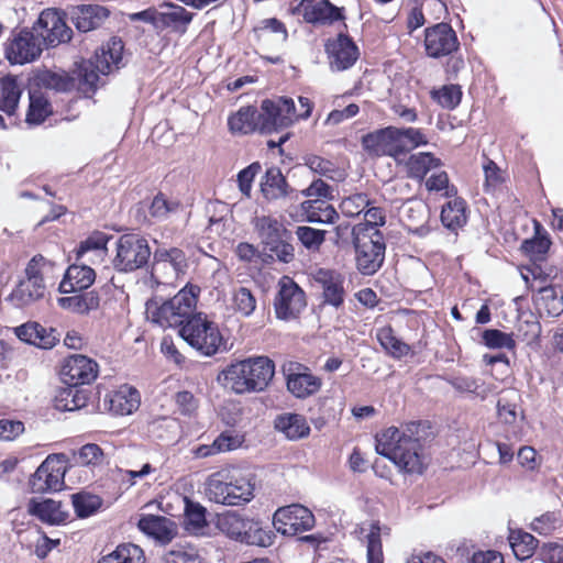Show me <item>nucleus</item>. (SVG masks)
<instances>
[{"instance_id":"bf43d9fd","label":"nucleus","mask_w":563,"mask_h":563,"mask_svg":"<svg viewBox=\"0 0 563 563\" xmlns=\"http://www.w3.org/2000/svg\"><path fill=\"white\" fill-rule=\"evenodd\" d=\"M484 344L489 349H508L512 350L516 342L511 334L505 333L497 329H487L482 335Z\"/></svg>"},{"instance_id":"603ef678","label":"nucleus","mask_w":563,"mask_h":563,"mask_svg":"<svg viewBox=\"0 0 563 563\" xmlns=\"http://www.w3.org/2000/svg\"><path fill=\"white\" fill-rule=\"evenodd\" d=\"M71 504L77 516L85 518L92 515L101 506V500L98 496L78 493L71 495Z\"/></svg>"},{"instance_id":"cd10ccee","label":"nucleus","mask_w":563,"mask_h":563,"mask_svg":"<svg viewBox=\"0 0 563 563\" xmlns=\"http://www.w3.org/2000/svg\"><path fill=\"white\" fill-rule=\"evenodd\" d=\"M27 511L48 525H62L68 519V511L63 503L54 499L38 500L32 498L27 504Z\"/></svg>"},{"instance_id":"2eb2a0df","label":"nucleus","mask_w":563,"mask_h":563,"mask_svg":"<svg viewBox=\"0 0 563 563\" xmlns=\"http://www.w3.org/2000/svg\"><path fill=\"white\" fill-rule=\"evenodd\" d=\"M187 258L183 250L177 247L155 250L152 264V276L158 283H172L185 273Z\"/></svg>"},{"instance_id":"de8ad7c7","label":"nucleus","mask_w":563,"mask_h":563,"mask_svg":"<svg viewBox=\"0 0 563 563\" xmlns=\"http://www.w3.org/2000/svg\"><path fill=\"white\" fill-rule=\"evenodd\" d=\"M51 113V104L41 93H30V106L26 113L29 124H41Z\"/></svg>"},{"instance_id":"4d7b16f0","label":"nucleus","mask_w":563,"mask_h":563,"mask_svg":"<svg viewBox=\"0 0 563 563\" xmlns=\"http://www.w3.org/2000/svg\"><path fill=\"white\" fill-rule=\"evenodd\" d=\"M185 525L188 531L198 532L201 530L207 525L206 509L198 504L187 500L185 509Z\"/></svg>"},{"instance_id":"ddd939ff","label":"nucleus","mask_w":563,"mask_h":563,"mask_svg":"<svg viewBox=\"0 0 563 563\" xmlns=\"http://www.w3.org/2000/svg\"><path fill=\"white\" fill-rule=\"evenodd\" d=\"M313 514L299 504L278 508L273 517L275 529L284 536H296L314 527Z\"/></svg>"},{"instance_id":"6e6d98bb","label":"nucleus","mask_w":563,"mask_h":563,"mask_svg":"<svg viewBox=\"0 0 563 563\" xmlns=\"http://www.w3.org/2000/svg\"><path fill=\"white\" fill-rule=\"evenodd\" d=\"M233 308L243 317H250L256 308V298L246 287H240L233 292Z\"/></svg>"},{"instance_id":"6e6552de","label":"nucleus","mask_w":563,"mask_h":563,"mask_svg":"<svg viewBox=\"0 0 563 563\" xmlns=\"http://www.w3.org/2000/svg\"><path fill=\"white\" fill-rule=\"evenodd\" d=\"M252 224L261 243L280 262L294 260V246L288 243L290 233L282 221L272 216H260L253 219Z\"/></svg>"},{"instance_id":"c9c22d12","label":"nucleus","mask_w":563,"mask_h":563,"mask_svg":"<svg viewBox=\"0 0 563 563\" xmlns=\"http://www.w3.org/2000/svg\"><path fill=\"white\" fill-rule=\"evenodd\" d=\"M45 284H37L29 279H22L9 296V300L15 307L22 308L29 306L44 297Z\"/></svg>"},{"instance_id":"338daca9","label":"nucleus","mask_w":563,"mask_h":563,"mask_svg":"<svg viewBox=\"0 0 563 563\" xmlns=\"http://www.w3.org/2000/svg\"><path fill=\"white\" fill-rule=\"evenodd\" d=\"M261 170L262 165L254 162L238 174L239 189L245 197H251L252 184Z\"/></svg>"},{"instance_id":"423d86ee","label":"nucleus","mask_w":563,"mask_h":563,"mask_svg":"<svg viewBox=\"0 0 563 563\" xmlns=\"http://www.w3.org/2000/svg\"><path fill=\"white\" fill-rule=\"evenodd\" d=\"M123 44L121 40L113 38L107 49L101 48L96 52L93 58L84 60L77 70L78 86L85 93L93 92L97 88L99 75H108L112 66L119 67L122 60Z\"/></svg>"},{"instance_id":"39448f33","label":"nucleus","mask_w":563,"mask_h":563,"mask_svg":"<svg viewBox=\"0 0 563 563\" xmlns=\"http://www.w3.org/2000/svg\"><path fill=\"white\" fill-rule=\"evenodd\" d=\"M199 291L198 286L187 285L172 299L162 303L156 300L147 301V318L162 328H181L194 316Z\"/></svg>"},{"instance_id":"a19ab883","label":"nucleus","mask_w":563,"mask_h":563,"mask_svg":"<svg viewBox=\"0 0 563 563\" xmlns=\"http://www.w3.org/2000/svg\"><path fill=\"white\" fill-rule=\"evenodd\" d=\"M143 550L133 543H123L97 563H144Z\"/></svg>"},{"instance_id":"5701e85b","label":"nucleus","mask_w":563,"mask_h":563,"mask_svg":"<svg viewBox=\"0 0 563 563\" xmlns=\"http://www.w3.org/2000/svg\"><path fill=\"white\" fill-rule=\"evenodd\" d=\"M429 219V206L421 199H408L400 208L404 227L418 236H426L430 232Z\"/></svg>"},{"instance_id":"f03ea898","label":"nucleus","mask_w":563,"mask_h":563,"mask_svg":"<svg viewBox=\"0 0 563 563\" xmlns=\"http://www.w3.org/2000/svg\"><path fill=\"white\" fill-rule=\"evenodd\" d=\"M290 110H292L290 101L265 99L261 103L260 111L253 106L241 107L229 117L228 125L232 133L271 134L287 128L290 122L288 117Z\"/></svg>"},{"instance_id":"ea45409f","label":"nucleus","mask_w":563,"mask_h":563,"mask_svg":"<svg viewBox=\"0 0 563 563\" xmlns=\"http://www.w3.org/2000/svg\"><path fill=\"white\" fill-rule=\"evenodd\" d=\"M441 165V161L431 153L412 154L407 161V172L411 178L422 180L424 176L433 168Z\"/></svg>"},{"instance_id":"f3484780","label":"nucleus","mask_w":563,"mask_h":563,"mask_svg":"<svg viewBox=\"0 0 563 563\" xmlns=\"http://www.w3.org/2000/svg\"><path fill=\"white\" fill-rule=\"evenodd\" d=\"M284 372L287 389L296 398L306 399L316 395L322 387V379L303 364L289 363Z\"/></svg>"},{"instance_id":"393cba45","label":"nucleus","mask_w":563,"mask_h":563,"mask_svg":"<svg viewBox=\"0 0 563 563\" xmlns=\"http://www.w3.org/2000/svg\"><path fill=\"white\" fill-rule=\"evenodd\" d=\"M67 14L79 32H89L100 27L110 11L100 4H80L68 8Z\"/></svg>"},{"instance_id":"4be33fe9","label":"nucleus","mask_w":563,"mask_h":563,"mask_svg":"<svg viewBox=\"0 0 563 563\" xmlns=\"http://www.w3.org/2000/svg\"><path fill=\"white\" fill-rule=\"evenodd\" d=\"M314 282L322 289V302L340 308L346 295L344 276L332 269L320 268L314 274Z\"/></svg>"},{"instance_id":"37998d69","label":"nucleus","mask_w":563,"mask_h":563,"mask_svg":"<svg viewBox=\"0 0 563 563\" xmlns=\"http://www.w3.org/2000/svg\"><path fill=\"white\" fill-rule=\"evenodd\" d=\"M519 395L515 390H509L498 399L497 401V412L500 420L507 424H512L516 422L517 418L520 416L521 419L525 418L522 411L518 409V400Z\"/></svg>"},{"instance_id":"dca6fc26","label":"nucleus","mask_w":563,"mask_h":563,"mask_svg":"<svg viewBox=\"0 0 563 563\" xmlns=\"http://www.w3.org/2000/svg\"><path fill=\"white\" fill-rule=\"evenodd\" d=\"M46 46H57L71 38L73 31L56 9L42 11L33 26Z\"/></svg>"},{"instance_id":"680f3d73","label":"nucleus","mask_w":563,"mask_h":563,"mask_svg":"<svg viewBox=\"0 0 563 563\" xmlns=\"http://www.w3.org/2000/svg\"><path fill=\"white\" fill-rule=\"evenodd\" d=\"M296 235L300 243L310 251H318L325 239V231L310 227H298Z\"/></svg>"},{"instance_id":"a18cd8bd","label":"nucleus","mask_w":563,"mask_h":563,"mask_svg":"<svg viewBox=\"0 0 563 563\" xmlns=\"http://www.w3.org/2000/svg\"><path fill=\"white\" fill-rule=\"evenodd\" d=\"M247 525V518L242 517L238 512H227L219 519L220 529L229 536L231 539L242 541L245 536V526Z\"/></svg>"},{"instance_id":"c85d7f7f","label":"nucleus","mask_w":563,"mask_h":563,"mask_svg":"<svg viewBox=\"0 0 563 563\" xmlns=\"http://www.w3.org/2000/svg\"><path fill=\"white\" fill-rule=\"evenodd\" d=\"M95 279L96 273L90 266L73 264L65 272L59 284V291L68 294L85 290L93 284Z\"/></svg>"},{"instance_id":"7c9ffc66","label":"nucleus","mask_w":563,"mask_h":563,"mask_svg":"<svg viewBox=\"0 0 563 563\" xmlns=\"http://www.w3.org/2000/svg\"><path fill=\"white\" fill-rule=\"evenodd\" d=\"M274 427L290 441L307 438L310 433L306 417L294 412L278 415L274 420Z\"/></svg>"},{"instance_id":"f704fd0d","label":"nucleus","mask_w":563,"mask_h":563,"mask_svg":"<svg viewBox=\"0 0 563 563\" xmlns=\"http://www.w3.org/2000/svg\"><path fill=\"white\" fill-rule=\"evenodd\" d=\"M88 394L78 385H68L60 388L54 399V405L60 411H74L86 407Z\"/></svg>"},{"instance_id":"4468645a","label":"nucleus","mask_w":563,"mask_h":563,"mask_svg":"<svg viewBox=\"0 0 563 563\" xmlns=\"http://www.w3.org/2000/svg\"><path fill=\"white\" fill-rule=\"evenodd\" d=\"M64 455H49L30 478L33 493L57 492L64 485Z\"/></svg>"},{"instance_id":"6ab92c4d","label":"nucleus","mask_w":563,"mask_h":563,"mask_svg":"<svg viewBox=\"0 0 563 563\" xmlns=\"http://www.w3.org/2000/svg\"><path fill=\"white\" fill-rule=\"evenodd\" d=\"M363 146L375 155L397 157L404 154L400 128L387 126L363 136Z\"/></svg>"},{"instance_id":"864d4df0","label":"nucleus","mask_w":563,"mask_h":563,"mask_svg":"<svg viewBox=\"0 0 563 563\" xmlns=\"http://www.w3.org/2000/svg\"><path fill=\"white\" fill-rule=\"evenodd\" d=\"M305 165L309 167V169L313 173L333 180L340 179L342 177L341 173L335 168V165L331 161L318 155L306 156Z\"/></svg>"},{"instance_id":"bb28decb","label":"nucleus","mask_w":563,"mask_h":563,"mask_svg":"<svg viewBox=\"0 0 563 563\" xmlns=\"http://www.w3.org/2000/svg\"><path fill=\"white\" fill-rule=\"evenodd\" d=\"M16 336L41 349H52L59 341V333L53 328H45L40 323L30 322L15 329Z\"/></svg>"},{"instance_id":"f257e3e1","label":"nucleus","mask_w":563,"mask_h":563,"mask_svg":"<svg viewBox=\"0 0 563 563\" xmlns=\"http://www.w3.org/2000/svg\"><path fill=\"white\" fill-rule=\"evenodd\" d=\"M418 427L416 422H411L400 429L389 427L376 434V452L390 460L404 473L422 474V445L415 437Z\"/></svg>"},{"instance_id":"09e8293b","label":"nucleus","mask_w":563,"mask_h":563,"mask_svg":"<svg viewBox=\"0 0 563 563\" xmlns=\"http://www.w3.org/2000/svg\"><path fill=\"white\" fill-rule=\"evenodd\" d=\"M54 267L53 262L45 258L43 255H34L25 267V279L44 284V275L49 273Z\"/></svg>"},{"instance_id":"c756f323","label":"nucleus","mask_w":563,"mask_h":563,"mask_svg":"<svg viewBox=\"0 0 563 563\" xmlns=\"http://www.w3.org/2000/svg\"><path fill=\"white\" fill-rule=\"evenodd\" d=\"M165 11H159L158 32L170 29L174 32L184 34L187 31L194 14L184 7L166 2L162 4Z\"/></svg>"},{"instance_id":"5fc2aeb1","label":"nucleus","mask_w":563,"mask_h":563,"mask_svg":"<svg viewBox=\"0 0 563 563\" xmlns=\"http://www.w3.org/2000/svg\"><path fill=\"white\" fill-rule=\"evenodd\" d=\"M432 98L441 107L452 110L460 104L462 91L457 85H445L439 90H433Z\"/></svg>"},{"instance_id":"79ce46f5","label":"nucleus","mask_w":563,"mask_h":563,"mask_svg":"<svg viewBox=\"0 0 563 563\" xmlns=\"http://www.w3.org/2000/svg\"><path fill=\"white\" fill-rule=\"evenodd\" d=\"M376 336L382 347L394 358H401L410 353V345L397 338L390 327L378 329Z\"/></svg>"},{"instance_id":"9d476101","label":"nucleus","mask_w":563,"mask_h":563,"mask_svg":"<svg viewBox=\"0 0 563 563\" xmlns=\"http://www.w3.org/2000/svg\"><path fill=\"white\" fill-rule=\"evenodd\" d=\"M151 256L147 240L137 234H123L117 242V254L112 261L119 272H133L145 266Z\"/></svg>"},{"instance_id":"aec40b11","label":"nucleus","mask_w":563,"mask_h":563,"mask_svg":"<svg viewBox=\"0 0 563 563\" xmlns=\"http://www.w3.org/2000/svg\"><path fill=\"white\" fill-rule=\"evenodd\" d=\"M99 373L97 362L82 354H74L65 358L60 375L67 385H86L92 383Z\"/></svg>"},{"instance_id":"7ed1b4c3","label":"nucleus","mask_w":563,"mask_h":563,"mask_svg":"<svg viewBox=\"0 0 563 563\" xmlns=\"http://www.w3.org/2000/svg\"><path fill=\"white\" fill-rule=\"evenodd\" d=\"M274 373L273 361L257 356L230 364L219 374L218 380L235 394L255 393L268 385Z\"/></svg>"},{"instance_id":"58836bf2","label":"nucleus","mask_w":563,"mask_h":563,"mask_svg":"<svg viewBox=\"0 0 563 563\" xmlns=\"http://www.w3.org/2000/svg\"><path fill=\"white\" fill-rule=\"evenodd\" d=\"M301 208L309 222L334 223L339 218L336 210L322 199L306 200L301 203Z\"/></svg>"},{"instance_id":"9b49d317","label":"nucleus","mask_w":563,"mask_h":563,"mask_svg":"<svg viewBox=\"0 0 563 563\" xmlns=\"http://www.w3.org/2000/svg\"><path fill=\"white\" fill-rule=\"evenodd\" d=\"M305 291L288 276H283L278 282V291L274 299L276 317L284 321L299 317L306 308Z\"/></svg>"},{"instance_id":"f8f14e48","label":"nucleus","mask_w":563,"mask_h":563,"mask_svg":"<svg viewBox=\"0 0 563 563\" xmlns=\"http://www.w3.org/2000/svg\"><path fill=\"white\" fill-rule=\"evenodd\" d=\"M44 43L38 33L23 29L13 33L5 44V58L12 65H24L37 59L43 52Z\"/></svg>"},{"instance_id":"e2e57ef3","label":"nucleus","mask_w":563,"mask_h":563,"mask_svg":"<svg viewBox=\"0 0 563 563\" xmlns=\"http://www.w3.org/2000/svg\"><path fill=\"white\" fill-rule=\"evenodd\" d=\"M178 207V202L169 201L163 194H158L154 197L150 206V213L157 220H164L169 213L175 212Z\"/></svg>"},{"instance_id":"69168bd1","label":"nucleus","mask_w":563,"mask_h":563,"mask_svg":"<svg viewBox=\"0 0 563 563\" xmlns=\"http://www.w3.org/2000/svg\"><path fill=\"white\" fill-rule=\"evenodd\" d=\"M518 336L527 344L536 343L541 334V324L533 317L520 320L517 325Z\"/></svg>"},{"instance_id":"1a4fd4ad","label":"nucleus","mask_w":563,"mask_h":563,"mask_svg":"<svg viewBox=\"0 0 563 563\" xmlns=\"http://www.w3.org/2000/svg\"><path fill=\"white\" fill-rule=\"evenodd\" d=\"M355 260L358 272L363 275L375 274L385 260L386 244L379 230L362 232L361 228H353Z\"/></svg>"},{"instance_id":"b1692460","label":"nucleus","mask_w":563,"mask_h":563,"mask_svg":"<svg viewBox=\"0 0 563 563\" xmlns=\"http://www.w3.org/2000/svg\"><path fill=\"white\" fill-rule=\"evenodd\" d=\"M329 55L330 67L334 71H343L351 68L358 58V48L346 35L340 34L336 40L325 45Z\"/></svg>"},{"instance_id":"774afa93","label":"nucleus","mask_w":563,"mask_h":563,"mask_svg":"<svg viewBox=\"0 0 563 563\" xmlns=\"http://www.w3.org/2000/svg\"><path fill=\"white\" fill-rule=\"evenodd\" d=\"M383 550L380 532L377 526H373L367 534V563H383Z\"/></svg>"},{"instance_id":"0eeeda50","label":"nucleus","mask_w":563,"mask_h":563,"mask_svg":"<svg viewBox=\"0 0 563 563\" xmlns=\"http://www.w3.org/2000/svg\"><path fill=\"white\" fill-rule=\"evenodd\" d=\"M179 334L184 341L205 356L217 354L223 346L219 327L202 313L189 318L179 329Z\"/></svg>"},{"instance_id":"2f4dec72","label":"nucleus","mask_w":563,"mask_h":563,"mask_svg":"<svg viewBox=\"0 0 563 563\" xmlns=\"http://www.w3.org/2000/svg\"><path fill=\"white\" fill-rule=\"evenodd\" d=\"M110 236L100 231L92 232L88 238L80 242L77 258H86L92 264L102 263L108 254L107 244Z\"/></svg>"},{"instance_id":"8fccbe9b","label":"nucleus","mask_w":563,"mask_h":563,"mask_svg":"<svg viewBox=\"0 0 563 563\" xmlns=\"http://www.w3.org/2000/svg\"><path fill=\"white\" fill-rule=\"evenodd\" d=\"M562 525L563 520L560 512L548 511L540 517L534 518L530 525V528L532 531L541 536H549L558 528L562 527Z\"/></svg>"},{"instance_id":"13d9d810","label":"nucleus","mask_w":563,"mask_h":563,"mask_svg":"<svg viewBox=\"0 0 563 563\" xmlns=\"http://www.w3.org/2000/svg\"><path fill=\"white\" fill-rule=\"evenodd\" d=\"M551 246V241L547 234H537L531 240H526L522 243V251L534 261L543 260Z\"/></svg>"},{"instance_id":"473e14b6","label":"nucleus","mask_w":563,"mask_h":563,"mask_svg":"<svg viewBox=\"0 0 563 563\" xmlns=\"http://www.w3.org/2000/svg\"><path fill=\"white\" fill-rule=\"evenodd\" d=\"M261 191L268 201L286 198L295 192L277 167H271L266 170L261 181Z\"/></svg>"},{"instance_id":"c03bdc74","label":"nucleus","mask_w":563,"mask_h":563,"mask_svg":"<svg viewBox=\"0 0 563 563\" xmlns=\"http://www.w3.org/2000/svg\"><path fill=\"white\" fill-rule=\"evenodd\" d=\"M509 542L516 558L520 561L531 558L538 547V540L531 533L523 531L512 532Z\"/></svg>"},{"instance_id":"e433bc0d","label":"nucleus","mask_w":563,"mask_h":563,"mask_svg":"<svg viewBox=\"0 0 563 563\" xmlns=\"http://www.w3.org/2000/svg\"><path fill=\"white\" fill-rule=\"evenodd\" d=\"M22 88L14 76H5L0 79V110L8 115H13L18 109Z\"/></svg>"},{"instance_id":"3c124183","label":"nucleus","mask_w":563,"mask_h":563,"mask_svg":"<svg viewBox=\"0 0 563 563\" xmlns=\"http://www.w3.org/2000/svg\"><path fill=\"white\" fill-rule=\"evenodd\" d=\"M540 305L551 317H558L563 312V295L558 294L552 286L540 289Z\"/></svg>"},{"instance_id":"a878e982","label":"nucleus","mask_w":563,"mask_h":563,"mask_svg":"<svg viewBox=\"0 0 563 563\" xmlns=\"http://www.w3.org/2000/svg\"><path fill=\"white\" fill-rule=\"evenodd\" d=\"M139 529L162 544L170 542L177 534V526L164 516L143 515L139 522Z\"/></svg>"},{"instance_id":"a211bd4d","label":"nucleus","mask_w":563,"mask_h":563,"mask_svg":"<svg viewBox=\"0 0 563 563\" xmlns=\"http://www.w3.org/2000/svg\"><path fill=\"white\" fill-rule=\"evenodd\" d=\"M460 42L455 31L448 23H439L424 32L427 55L432 58L449 56L459 49Z\"/></svg>"},{"instance_id":"052dcab7","label":"nucleus","mask_w":563,"mask_h":563,"mask_svg":"<svg viewBox=\"0 0 563 563\" xmlns=\"http://www.w3.org/2000/svg\"><path fill=\"white\" fill-rule=\"evenodd\" d=\"M371 205L366 194H354L342 199L340 209L346 217L360 216Z\"/></svg>"},{"instance_id":"4c0bfd02","label":"nucleus","mask_w":563,"mask_h":563,"mask_svg":"<svg viewBox=\"0 0 563 563\" xmlns=\"http://www.w3.org/2000/svg\"><path fill=\"white\" fill-rule=\"evenodd\" d=\"M466 203L461 198L448 201L441 210V222L451 231H456L466 224Z\"/></svg>"},{"instance_id":"49530a36","label":"nucleus","mask_w":563,"mask_h":563,"mask_svg":"<svg viewBox=\"0 0 563 563\" xmlns=\"http://www.w3.org/2000/svg\"><path fill=\"white\" fill-rule=\"evenodd\" d=\"M274 533L271 530H265L261 527L258 521L247 518L245 526V536H243V543L258 547H269L273 543Z\"/></svg>"},{"instance_id":"20e7f679","label":"nucleus","mask_w":563,"mask_h":563,"mask_svg":"<svg viewBox=\"0 0 563 563\" xmlns=\"http://www.w3.org/2000/svg\"><path fill=\"white\" fill-rule=\"evenodd\" d=\"M205 495L214 504L241 506L254 498V483L236 468H222L207 477Z\"/></svg>"},{"instance_id":"0e129e2a","label":"nucleus","mask_w":563,"mask_h":563,"mask_svg":"<svg viewBox=\"0 0 563 563\" xmlns=\"http://www.w3.org/2000/svg\"><path fill=\"white\" fill-rule=\"evenodd\" d=\"M401 143L404 145V154L428 144L427 136L420 129L400 128Z\"/></svg>"},{"instance_id":"412c9836","label":"nucleus","mask_w":563,"mask_h":563,"mask_svg":"<svg viewBox=\"0 0 563 563\" xmlns=\"http://www.w3.org/2000/svg\"><path fill=\"white\" fill-rule=\"evenodd\" d=\"M298 11L303 21L312 25H332L345 19L344 8L329 0H301Z\"/></svg>"},{"instance_id":"72a5a7b5","label":"nucleus","mask_w":563,"mask_h":563,"mask_svg":"<svg viewBox=\"0 0 563 563\" xmlns=\"http://www.w3.org/2000/svg\"><path fill=\"white\" fill-rule=\"evenodd\" d=\"M110 410L120 416L131 415L140 406V393L131 386H122L109 400Z\"/></svg>"}]
</instances>
